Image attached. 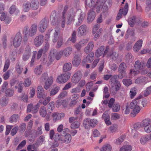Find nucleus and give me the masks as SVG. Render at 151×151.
<instances>
[{
	"label": "nucleus",
	"instance_id": "f257e3e1",
	"mask_svg": "<svg viewBox=\"0 0 151 151\" xmlns=\"http://www.w3.org/2000/svg\"><path fill=\"white\" fill-rule=\"evenodd\" d=\"M111 0H85V7L86 9L91 8L88 13L87 21L88 22H91L95 18V13L93 10L96 12L99 13L101 11L104 13L106 12L111 5Z\"/></svg>",
	"mask_w": 151,
	"mask_h": 151
},
{
	"label": "nucleus",
	"instance_id": "f03ea898",
	"mask_svg": "<svg viewBox=\"0 0 151 151\" xmlns=\"http://www.w3.org/2000/svg\"><path fill=\"white\" fill-rule=\"evenodd\" d=\"M76 7V5L74 7L70 9L68 12L66 13L68 7L67 6H65L62 12V16H59L56 15L55 12L52 13L50 17V20L52 25H58L61 24L62 27H64L65 23L66 17H67V25L71 24L75 21V7Z\"/></svg>",
	"mask_w": 151,
	"mask_h": 151
},
{
	"label": "nucleus",
	"instance_id": "7ed1b4c3",
	"mask_svg": "<svg viewBox=\"0 0 151 151\" xmlns=\"http://www.w3.org/2000/svg\"><path fill=\"white\" fill-rule=\"evenodd\" d=\"M140 101L137 99H134L129 104L130 107L132 109L131 113V116L134 117L139 113L140 110L139 104Z\"/></svg>",
	"mask_w": 151,
	"mask_h": 151
},
{
	"label": "nucleus",
	"instance_id": "20e7f679",
	"mask_svg": "<svg viewBox=\"0 0 151 151\" xmlns=\"http://www.w3.org/2000/svg\"><path fill=\"white\" fill-rule=\"evenodd\" d=\"M143 63H142L139 61H136L135 63L133 69H131L129 73L130 78L138 74L140 70L143 68Z\"/></svg>",
	"mask_w": 151,
	"mask_h": 151
},
{
	"label": "nucleus",
	"instance_id": "39448f33",
	"mask_svg": "<svg viewBox=\"0 0 151 151\" xmlns=\"http://www.w3.org/2000/svg\"><path fill=\"white\" fill-rule=\"evenodd\" d=\"M51 32H53L54 34L53 42L55 43L58 41L57 47H60L62 43V35L60 33V30L58 28L56 29L55 30H52Z\"/></svg>",
	"mask_w": 151,
	"mask_h": 151
},
{
	"label": "nucleus",
	"instance_id": "423d86ee",
	"mask_svg": "<svg viewBox=\"0 0 151 151\" xmlns=\"http://www.w3.org/2000/svg\"><path fill=\"white\" fill-rule=\"evenodd\" d=\"M37 28V24H33L29 29L27 27L25 28L24 30V33L26 37L33 36L36 33Z\"/></svg>",
	"mask_w": 151,
	"mask_h": 151
},
{
	"label": "nucleus",
	"instance_id": "0eeeda50",
	"mask_svg": "<svg viewBox=\"0 0 151 151\" xmlns=\"http://www.w3.org/2000/svg\"><path fill=\"white\" fill-rule=\"evenodd\" d=\"M64 135H60L56 134L55 135V140L56 141L60 140L65 144H68L71 142L72 137L71 135L68 133L64 134Z\"/></svg>",
	"mask_w": 151,
	"mask_h": 151
},
{
	"label": "nucleus",
	"instance_id": "6e6552de",
	"mask_svg": "<svg viewBox=\"0 0 151 151\" xmlns=\"http://www.w3.org/2000/svg\"><path fill=\"white\" fill-rule=\"evenodd\" d=\"M98 122L96 119L88 118L83 121V125L86 129H89L90 127H94L97 124Z\"/></svg>",
	"mask_w": 151,
	"mask_h": 151
},
{
	"label": "nucleus",
	"instance_id": "1a4fd4ad",
	"mask_svg": "<svg viewBox=\"0 0 151 151\" xmlns=\"http://www.w3.org/2000/svg\"><path fill=\"white\" fill-rule=\"evenodd\" d=\"M70 75V73L69 72L62 74L58 76L56 81L60 84L64 83L69 79Z\"/></svg>",
	"mask_w": 151,
	"mask_h": 151
},
{
	"label": "nucleus",
	"instance_id": "9d476101",
	"mask_svg": "<svg viewBox=\"0 0 151 151\" xmlns=\"http://www.w3.org/2000/svg\"><path fill=\"white\" fill-rule=\"evenodd\" d=\"M80 8V5L78 4H76V7H75L74 8L75 9V13L76 12L80 13L78 17V23L77 24V25L78 24V25H80L82 21L85 19V14L84 13L82 12Z\"/></svg>",
	"mask_w": 151,
	"mask_h": 151
},
{
	"label": "nucleus",
	"instance_id": "9b49d317",
	"mask_svg": "<svg viewBox=\"0 0 151 151\" xmlns=\"http://www.w3.org/2000/svg\"><path fill=\"white\" fill-rule=\"evenodd\" d=\"M22 41V36L19 34H17L14 38L12 40L11 44H12L15 47H18L21 44Z\"/></svg>",
	"mask_w": 151,
	"mask_h": 151
},
{
	"label": "nucleus",
	"instance_id": "f8f14e48",
	"mask_svg": "<svg viewBox=\"0 0 151 151\" xmlns=\"http://www.w3.org/2000/svg\"><path fill=\"white\" fill-rule=\"evenodd\" d=\"M48 22L46 19H44L40 22L38 25V29L39 31L41 32H43L45 31L48 26Z\"/></svg>",
	"mask_w": 151,
	"mask_h": 151
},
{
	"label": "nucleus",
	"instance_id": "ddd939ff",
	"mask_svg": "<svg viewBox=\"0 0 151 151\" xmlns=\"http://www.w3.org/2000/svg\"><path fill=\"white\" fill-rule=\"evenodd\" d=\"M128 5L127 3H126L124 8L119 10V12L116 18V20H118L120 19L122 17V14H123L124 16L126 15L128 12Z\"/></svg>",
	"mask_w": 151,
	"mask_h": 151
},
{
	"label": "nucleus",
	"instance_id": "4468645a",
	"mask_svg": "<svg viewBox=\"0 0 151 151\" xmlns=\"http://www.w3.org/2000/svg\"><path fill=\"white\" fill-rule=\"evenodd\" d=\"M94 59V54L91 52L88 54L86 57L84 58L82 62V65L84 66L87 63L91 62Z\"/></svg>",
	"mask_w": 151,
	"mask_h": 151
},
{
	"label": "nucleus",
	"instance_id": "2eb2a0df",
	"mask_svg": "<svg viewBox=\"0 0 151 151\" xmlns=\"http://www.w3.org/2000/svg\"><path fill=\"white\" fill-rule=\"evenodd\" d=\"M126 67V64L124 63H122L120 65L119 69V71L121 73V75L118 76L119 78L122 79L126 75L125 70Z\"/></svg>",
	"mask_w": 151,
	"mask_h": 151
},
{
	"label": "nucleus",
	"instance_id": "dca6fc26",
	"mask_svg": "<svg viewBox=\"0 0 151 151\" xmlns=\"http://www.w3.org/2000/svg\"><path fill=\"white\" fill-rule=\"evenodd\" d=\"M31 54V50L29 46H27L25 50L24 53L22 57V59L24 61L27 60L30 57Z\"/></svg>",
	"mask_w": 151,
	"mask_h": 151
},
{
	"label": "nucleus",
	"instance_id": "f3484780",
	"mask_svg": "<svg viewBox=\"0 0 151 151\" xmlns=\"http://www.w3.org/2000/svg\"><path fill=\"white\" fill-rule=\"evenodd\" d=\"M89 39H82L79 42L76 44L75 45V47L78 50H80L81 47L84 46L85 45L88 41Z\"/></svg>",
	"mask_w": 151,
	"mask_h": 151
},
{
	"label": "nucleus",
	"instance_id": "a211bd4d",
	"mask_svg": "<svg viewBox=\"0 0 151 151\" xmlns=\"http://www.w3.org/2000/svg\"><path fill=\"white\" fill-rule=\"evenodd\" d=\"M44 37L42 35H40L36 37L34 44L36 46H39L41 45L43 42Z\"/></svg>",
	"mask_w": 151,
	"mask_h": 151
},
{
	"label": "nucleus",
	"instance_id": "6ab92c4d",
	"mask_svg": "<svg viewBox=\"0 0 151 151\" xmlns=\"http://www.w3.org/2000/svg\"><path fill=\"white\" fill-rule=\"evenodd\" d=\"M55 50H52L50 52L48 57V61L47 63L48 66H49L54 61L55 58Z\"/></svg>",
	"mask_w": 151,
	"mask_h": 151
},
{
	"label": "nucleus",
	"instance_id": "aec40b11",
	"mask_svg": "<svg viewBox=\"0 0 151 151\" xmlns=\"http://www.w3.org/2000/svg\"><path fill=\"white\" fill-rule=\"evenodd\" d=\"M82 75L80 71H78L73 75L72 78V82L73 83H77L81 78Z\"/></svg>",
	"mask_w": 151,
	"mask_h": 151
},
{
	"label": "nucleus",
	"instance_id": "412c9836",
	"mask_svg": "<svg viewBox=\"0 0 151 151\" xmlns=\"http://www.w3.org/2000/svg\"><path fill=\"white\" fill-rule=\"evenodd\" d=\"M102 118L104 119L105 124L108 126L111 125V122L110 120V116L108 111H105L102 115Z\"/></svg>",
	"mask_w": 151,
	"mask_h": 151
},
{
	"label": "nucleus",
	"instance_id": "4be33fe9",
	"mask_svg": "<svg viewBox=\"0 0 151 151\" xmlns=\"http://www.w3.org/2000/svg\"><path fill=\"white\" fill-rule=\"evenodd\" d=\"M53 81V78L52 76L49 77L45 81L44 88L46 90L50 88L52 84Z\"/></svg>",
	"mask_w": 151,
	"mask_h": 151
},
{
	"label": "nucleus",
	"instance_id": "5701e85b",
	"mask_svg": "<svg viewBox=\"0 0 151 151\" xmlns=\"http://www.w3.org/2000/svg\"><path fill=\"white\" fill-rule=\"evenodd\" d=\"M9 12L10 14H14L16 15H17L20 12L18 8H16V6L14 5H12L9 8Z\"/></svg>",
	"mask_w": 151,
	"mask_h": 151
},
{
	"label": "nucleus",
	"instance_id": "b1692460",
	"mask_svg": "<svg viewBox=\"0 0 151 151\" xmlns=\"http://www.w3.org/2000/svg\"><path fill=\"white\" fill-rule=\"evenodd\" d=\"M64 116L65 114L63 113H53L52 116L53 120L56 121L60 120L64 117Z\"/></svg>",
	"mask_w": 151,
	"mask_h": 151
},
{
	"label": "nucleus",
	"instance_id": "393cba45",
	"mask_svg": "<svg viewBox=\"0 0 151 151\" xmlns=\"http://www.w3.org/2000/svg\"><path fill=\"white\" fill-rule=\"evenodd\" d=\"M143 41L142 40H139L137 41L133 47V50L135 52H137L141 49L142 44Z\"/></svg>",
	"mask_w": 151,
	"mask_h": 151
},
{
	"label": "nucleus",
	"instance_id": "a878e982",
	"mask_svg": "<svg viewBox=\"0 0 151 151\" xmlns=\"http://www.w3.org/2000/svg\"><path fill=\"white\" fill-rule=\"evenodd\" d=\"M94 46V43L93 42H90L87 46L84 48V51L86 54L89 53L93 49Z\"/></svg>",
	"mask_w": 151,
	"mask_h": 151
},
{
	"label": "nucleus",
	"instance_id": "bb28decb",
	"mask_svg": "<svg viewBox=\"0 0 151 151\" xmlns=\"http://www.w3.org/2000/svg\"><path fill=\"white\" fill-rule=\"evenodd\" d=\"M86 27L85 25L81 26L77 30L78 35L79 36H82L85 35L86 32Z\"/></svg>",
	"mask_w": 151,
	"mask_h": 151
},
{
	"label": "nucleus",
	"instance_id": "cd10ccee",
	"mask_svg": "<svg viewBox=\"0 0 151 151\" xmlns=\"http://www.w3.org/2000/svg\"><path fill=\"white\" fill-rule=\"evenodd\" d=\"M147 82V78L146 77H141L136 79L135 83L136 84L142 83L145 84Z\"/></svg>",
	"mask_w": 151,
	"mask_h": 151
},
{
	"label": "nucleus",
	"instance_id": "c85d7f7f",
	"mask_svg": "<svg viewBox=\"0 0 151 151\" xmlns=\"http://www.w3.org/2000/svg\"><path fill=\"white\" fill-rule=\"evenodd\" d=\"M150 140L149 136L147 134L141 136L139 139L140 143L142 145L146 144Z\"/></svg>",
	"mask_w": 151,
	"mask_h": 151
},
{
	"label": "nucleus",
	"instance_id": "c756f323",
	"mask_svg": "<svg viewBox=\"0 0 151 151\" xmlns=\"http://www.w3.org/2000/svg\"><path fill=\"white\" fill-rule=\"evenodd\" d=\"M141 125L143 127H144L151 124V119L147 118L143 119L141 122Z\"/></svg>",
	"mask_w": 151,
	"mask_h": 151
},
{
	"label": "nucleus",
	"instance_id": "7c9ffc66",
	"mask_svg": "<svg viewBox=\"0 0 151 151\" xmlns=\"http://www.w3.org/2000/svg\"><path fill=\"white\" fill-rule=\"evenodd\" d=\"M81 62L80 57L77 55H75L72 62L73 65L75 66H77L80 64Z\"/></svg>",
	"mask_w": 151,
	"mask_h": 151
},
{
	"label": "nucleus",
	"instance_id": "2f4dec72",
	"mask_svg": "<svg viewBox=\"0 0 151 151\" xmlns=\"http://www.w3.org/2000/svg\"><path fill=\"white\" fill-rule=\"evenodd\" d=\"M31 9L33 10L37 9L39 6V3L38 0H33L30 3Z\"/></svg>",
	"mask_w": 151,
	"mask_h": 151
},
{
	"label": "nucleus",
	"instance_id": "473e14b6",
	"mask_svg": "<svg viewBox=\"0 0 151 151\" xmlns=\"http://www.w3.org/2000/svg\"><path fill=\"white\" fill-rule=\"evenodd\" d=\"M43 67L41 65L37 66L34 70V73L36 75H40L42 72Z\"/></svg>",
	"mask_w": 151,
	"mask_h": 151
},
{
	"label": "nucleus",
	"instance_id": "72a5a7b5",
	"mask_svg": "<svg viewBox=\"0 0 151 151\" xmlns=\"http://www.w3.org/2000/svg\"><path fill=\"white\" fill-rule=\"evenodd\" d=\"M63 50V53L64 56L68 57L71 53L72 48L70 47H67Z\"/></svg>",
	"mask_w": 151,
	"mask_h": 151
},
{
	"label": "nucleus",
	"instance_id": "f704fd0d",
	"mask_svg": "<svg viewBox=\"0 0 151 151\" xmlns=\"http://www.w3.org/2000/svg\"><path fill=\"white\" fill-rule=\"evenodd\" d=\"M112 149L111 145L109 144H106L100 148V151H111Z\"/></svg>",
	"mask_w": 151,
	"mask_h": 151
},
{
	"label": "nucleus",
	"instance_id": "c9c22d12",
	"mask_svg": "<svg viewBox=\"0 0 151 151\" xmlns=\"http://www.w3.org/2000/svg\"><path fill=\"white\" fill-rule=\"evenodd\" d=\"M30 7V3L29 2H25L23 4L22 10L24 12H27L29 10Z\"/></svg>",
	"mask_w": 151,
	"mask_h": 151
},
{
	"label": "nucleus",
	"instance_id": "e433bc0d",
	"mask_svg": "<svg viewBox=\"0 0 151 151\" xmlns=\"http://www.w3.org/2000/svg\"><path fill=\"white\" fill-rule=\"evenodd\" d=\"M40 115L42 117H44L47 114V111L46 108L44 106L41 107L39 110Z\"/></svg>",
	"mask_w": 151,
	"mask_h": 151
},
{
	"label": "nucleus",
	"instance_id": "4c0bfd02",
	"mask_svg": "<svg viewBox=\"0 0 151 151\" xmlns=\"http://www.w3.org/2000/svg\"><path fill=\"white\" fill-rule=\"evenodd\" d=\"M111 133H115L117 132L118 128L117 124H114L111 126L109 129Z\"/></svg>",
	"mask_w": 151,
	"mask_h": 151
},
{
	"label": "nucleus",
	"instance_id": "58836bf2",
	"mask_svg": "<svg viewBox=\"0 0 151 151\" xmlns=\"http://www.w3.org/2000/svg\"><path fill=\"white\" fill-rule=\"evenodd\" d=\"M104 49V47L103 46H101L96 51L95 53V55L97 57H99L101 56L103 53Z\"/></svg>",
	"mask_w": 151,
	"mask_h": 151
},
{
	"label": "nucleus",
	"instance_id": "ea45409f",
	"mask_svg": "<svg viewBox=\"0 0 151 151\" xmlns=\"http://www.w3.org/2000/svg\"><path fill=\"white\" fill-rule=\"evenodd\" d=\"M72 68V65L70 63H66L63 65V71L67 72L70 70Z\"/></svg>",
	"mask_w": 151,
	"mask_h": 151
},
{
	"label": "nucleus",
	"instance_id": "a19ab883",
	"mask_svg": "<svg viewBox=\"0 0 151 151\" xmlns=\"http://www.w3.org/2000/svg\"><path fill=\"white\" fill-rule=\"evenodd\" d=\"M42 101H40L37 103V104L33 107L32 109V112L33 113H36L38 111L39 107L40 106V105L42 104Z\"/></svg>",
	"mask_w": 151,
	"mask_h": 151
},
{
	"label": "nucleus",
	"instance_id": "79ce46f5",
	"mask_svg": "<svg viewBox=\"0 0 151 151\" xmlns=\"http://www.w3.org/2000/svg\"><path fill=\"white\" fill-rule=\"evenodd\" d=\"M19 116L17 114H14L10 117L9 120L11 122H15L19 119Z\"/></svg>",
	"mask_w": 151,
	"mask_h": 151
},
{
	"label": "nucleus",
	"instance_id": "37998d69",
	"mask_svg": "<svg viewBox=\"0 0 151 151\" xmlns=\"http://www.w3.org/2000/svg\"><path fill=\"white\" fill-rule=\"evenodd\" d=\"M55 58L57 60H59L63 55V50H60L59 52H57L55 50Z\"/></svg>",
	"mask_w": 151,
	"mask_h": 151
},
{
	"label": "nucleus",
	"instance_id": "c03bdc74",
	"mask_svg": "<svg viewBox=\"0 0 151 151\" xmlns=\"http://www.w3.org/2000/svg\"><path fill=\"white\" fill-rule=\"evenodd\" d=\"M15 69L17 73L19 74H21L23 70L22 66L19 65V64H17L15 67Z\"/></svg>",
	"mask_w": 151,
	"mask_h": 151
},
{
	"label": "nucleus",
	"instance_id": "a18cd8bd",
	"mask_svg": "<svg viewBox=\"0 0 151 151\" xmlns=\"http://www.w3.org/2000/svg\"><path fill=\"white\" fill-rule=\"evenodd\" d=\"M59 90V88L58 87H56L54 89H52L50 92V96H52L55 95L58 92Z\"/></svg>",
	"mask_w": 151,
	"mask_h": 151
},
{
	"label": "nucleus",
	"instance_id": "49530a36",
	"mask_svg": "<svg viewBox=\"0 0 151 151\" xmlns=\"http://www.w3.org/2000/svg\"><path fill=\"white\" fill-rule=\"evenodd\" d=\"M49 77L47 73H45L41 76L40 79V81L41 82H43L46 81Z\"/></svg>",
	"mask_w": 151,
	"mask_h": 151
},
{
	"label": "nucleus",
	"instance_id": "de8ad7c7",
	"mask_svg": "<svg viewBox=\"0 0 151 151\" xmlns=\"http://www.w3.org/2000/svg\"><path fill=\"white\" fill-rule=\"evenodd\" d=\"M132 149L130 145L124 146L120 148L119 151H131Z\"/></svg>",
	"mask_w": 151,
	"mask_h": 151
},
{
	"label": "nucleus",
	"instance_id": "09e8293b",
	"mask_svg": "<svg viewBox=\"0 0 151 151\" xmlns=\"http://www.w3.org/2000/svg\"><path fill=\"white\" fill-rule=\"evenodd\" d=\"M79 126L80 123L77 121H75L72 123L70 127L72 129H77L79 127Z\"/></svg>",
	"mask_w": 151,
	"mask_h": 151
},
{
	"label": "nucleus",
	"instance_id": "8fccbe9b",
	"mask_svg": "<svg viewBox=\"0 0 151 151\" xmlns=\"http://www.w3.org/2000/svg\"><path fill=\"white\" fill-rule=\"evenodd\" d=\"M136 19V18L134 16H133L131 18L129 19L128 23L131 27H132L135 23Z\"/></svg>",
	"mask_w": 151,
	"mask_h": 151
},
{
	"label": "nucleus",
	"instance_id": "3c124183",
	"mask_svg": "<svg viewBox=\"0 0 151 151\" xmlns=\"http://www.w3.org/2000/svg\"><path fill=\"white\" fill-rule=\"evenodd\" d=\"M48 109L49 111L51 112L55 108L54 102V101L50 102L48 104Z\"/></svg>",
	"mask_w": 151,
	"mask_h": 151
},
{
	"label": "nucleus",
	"instance_id": "603ef678",
	"mask_svg": "<svg viewBox=\"0 0 151 151\" xmlns=\"http://www.w3.org/2000/svg\"><path fill=\"white\" fill-rule=\"evenodd\" d=\"M10 65V60L9 59H7L5 62L3 71L4 72H6L8 69Z\"/></svg>",
	"mask_w": 151,
	"mask_h": 151
},
{
	"label": "nucleus",
	"instance_id": "864d4df0",
	"mask_svg": "<svg viewBox=\"0 0 151 151\" xmlns=\"http://www.w3.org/2000/svg\"><path fill=\"white\" fill-rule=\"evenodd\" d=\"M125 138V136H122L116 140L115 141L117 145H120L121 143L124 141Z\"/></svg>",
	"mask_w": 151,
	"mask_h": 151
},
{
	"label": "nucleus",
	"instance_id": "5fc2aeb1",
	"mask_svg": "<svg viewBox=\"0 0 151 151\" xmlns=\"http://www.w3.org/2000/svg\"><path fill=\"white\" fill-rule=\"evenodd\" d=\"M150 94H151V85L147 87L144 91L143 93V94L145 96H147Z\"/></svg>",
	"mask_w": 151,
	"mask_h": 151
},
{
	"label": "nucleus",
	"instance_id": "6e6d98bb",
	"mask_svg": "<svg viewBox=\"0 0 151 151\" xmlns=\"http://www.w3.org/2000/svg\"><path fill=\"white\" fill-rule=\"evenodd\" d=\"M123 82L124 84L126 86H128L132 83V80L130 79H124Z\"/></svg>",
	"mask_w": 151,
	"mask_h": 151
},
{
	"label": "nucleus",
	"instance_id": "4d7b16f0",
	"mask_svg": "<svg viewBox=\"0 0 151 151\" xmlns=\"http://www.w3.org/2000/svg\"><path fill=\"white\" fill-rule=\"evenodd\" d=\"M117 76L116 75L113 76L110 79V82L111 83L112 86H113L114 84L116 83L117 82H119V81L117 80Z\"/></svg>",
	"mask_w": 151,
	"mask_h": 151
},
{
	"label": "nucleus",
	"instance_id": "13d9d810",
	"mask_svg": "<svg viewBox=\"0 0 151 151\" xmlns=\"http://www.w3.org/2000/svg\"><path fill=\"white\" fill-rule=\"evenodd\" d=\"M146 4L145 10L147 11H149L151 8V0H147Z\"/></svg>",
	"mask_w": 151,
	"mask_h": 151
},
{
	"label": "nucleus",
	"instance_id": "bf43d9fd",
	"mask_svg": "<svg viewBox=\"0 0 151 151\" xmlns=\"http://www.w3.org/2000/svg\"><path fill=\"white\" fill-rule=\"evenodd\" d=\"M104 93L103 98H108L109 96V94L108 93V89L107 87H104Z\"/></svg>",
	"mask_w": 151,
	"mask_h": 151
},
{
	"label": "nucleus",
	"instance_id": "052dcab7",
	"mask_svg": "<svg viewBox=\"0 0 151 151\" xmlns=\"http://www.w3.org/2000/svg\"><path fill=\"white\" fill-rule=\"evenodd\" d=\"M69 40L71 41L72 42L75 43L76 41V31H74L72 34L71 38H69Z\"/></svg>",
	"mask_w": 151,
	"mask_h": 151
},
{
	"label": "nucleus",
	"instance_id": "680f3d73",
	"mask_svg": "<svg viewBox=\"0 0 151 151\" xmlns=\"http://www.w3.org/2000/svg\"><path fill=\"white\" fill-rule=\"evenodd\" d=\"M131 108L130 107L129 103L125 105L124 113L126 114H128L130 112Z\"/></svg>",
	"mask_w": 151,
	"mask_h": 151
},
{
	"label": "nucleus",
	"instance_id": "e2e57ef3",
	"mask_svg": "<svg viewBox=\"0 0 151 151\" xmlns=\"http://www.w3.org/2000/svg\"><path fill=\"white\" fill-rule=\"evenodd\" d=\"M120 118L119 115L117 113H113L111 114V120H116Z\"/></svg>",
	"mask_w": 151,
	"mask_h": 151
},
{
	"label": "nucleus",
	"instance_id": "0e129e2a",
	"mask_svg": "<svg viewBox=\"0 0 151 151\" xmlns=\"http://www.w3.org/2000/svg\"><path fill=\"white\" fill-rule=\"evenodd\" d=\"M136 88H134L131 89L130 92V95L131 99H133L136 95Z\"/></svg>",
	"mask_w": 151,
	"mask_h": 151
},
{
	"label": "nucleus",
	"instance_id": "69168bd1",
	"mask_svg": "<svg viewBox=\"0 0 151 151\" xmlns=\"http://www.w3.org/2000/svg\"><path fill=\"white\" fill-rule=\"evenodd\" d=\"M24 85L25 87H28L31 84V82L30 79L28 78L26 79L24 81Z\"/></svg>",
	"mask_w": 151,
	"mask_h": 151
},
{
	"label": "nucleus",
	"instance_id": "338daca9",
	"mask_svg": "<svg viewBox=\"0 0 151 151\" xmlns=\"http://www.w3.org/2000/svg\"><path fill=\"white\" fill-rule=\"evenodd\" d=\"M101 134L97 129H94L92 132V136L93 137H98L100 136Z\"/></svg>",
	"mask_w": 151,
	"mask_h": 151
},
{
	"label": "nucleus",
	"instance_id": "774afa93",
	"mask_svg": "<svg viewBox=\"0 0 151 151\" xmlns=\"http://www.w3.org/2000/svg\"><path fill=\"white\" fill-rule=\"evenodd\" d=\"M43 101H42V103L43 105L46 106L50 101L51 97L50 96H48L47 97H45Z\"/></svg>",
	"mask_w": 151,
	"mask_h": 151
}]
</instances>
